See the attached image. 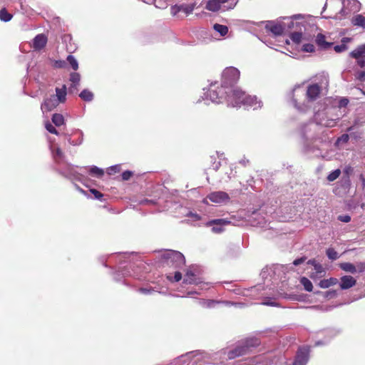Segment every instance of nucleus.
<instances>
[{
	"instance_id": "3c124183",
	"label": "nucleus",
	"mask_w": 365,
	"mask_h": 365,
	"mask_svg": "<svg viewBox=\"0 0 365 365\" xmlns=\"http://www.w3.org/2000/svg\"><path fill=\"white\" fill-rule=\"evenodd\" d=\"M45 127L46 128V130L51 133H53V134H55V135H58V133L57 131V130L53 127V125L50 123L49 122H47L46 124H45Z\"/></svg>"
},
{
	"instance_id": "a18cd8bd",
	"label": "nucleus",
	"mask_w": 365,
	"mask_h": 365,
	"mask_svg": "<svg viewBox=\"0 0 365 365\" xmlns=\"http://www.w3.org/2000/svg\"><path fill=\"white\" fill-rule=\"evenodd\" d=\"M120 171V165H115L110 166L107 169V173L108 175H113L115 173H119Z\"/></svg>"
},
{
	"instance_id": "f704fd0d",
	"label": "nucleus",
	"mask_w": 365,
	"mask_h": 365,
	"mask_svg": "<svg viewBox=\"0 0 365 365\" xmlns=\"http://www.w3.org/2000/svg\"><path fill=\"white\" fill-rule=\"evenodd\" d=\"M213 29L218 32L220 36H225L228 32V27L225 25H221L218 24H215L213 26Z\"/></svg>"
},
{
	"instance_id": "a211bd4d",
	"label": "nucleus",
	"mask_w": 365,
	"mask_h": 365,
	"mask_svg": "<svg viewBox=\"0 0 365 365\" xmlns=\"http://www.w3.org/2000/svg\"><path fill=\"white\" fill-rule=\"evenodd\" d=\"M214 85H211V88L205 94L206 97V100H210L212 103H220V99L222 98V88L217 91L214 90L212 87Z\"/></svg>"
},
{
	"instance_id": "0e129e2a",
	"label": "nucleus",
	"mask_w": 365,
	"mask_h": 365,
	"mask_svg": "<svg viewBox=\"0 0 365 365\" xmlns=\"http://www.w3.org/2000/svg\"><path fill=\"white\" fill-rule=\"evenodd\" d=\"M356 60L357 64L363 68L365 66V56L359 57V58H355Z\"/></svg>"
},
{
	"instance_id": "a19ab883",
	"label": "nucleus",
	"mask_w": 365,
	"mask_h": 365,
	"mask_svg": "<svg viewBox=\"0 0 365 365\" xmlns=\"http://www.w3.org/2000/svg\"><path fill=\"white\" fill-rule=\"evenodd\" d=\"M308 264H311L314 267L317 273H321L323 271L322 266L318 263L315 259H309L307 262Z\"/></svg>"
},
{
	"instance_id": "c85d7f7f",
	"label": "nucleus",
	"mask_w": 365,
	"mask_h": 365,
	"mask_svg": "<svg viewBox=\"0 0 365 365\" xmlns=\"http://www.w3.org/2000/svg\"><path fill=\"white\" fill-rule=\"evenodd\" d=\"M339 267L344 272H349L351 274L356 273V267L355 264L351 262H343L339 264Z\"/></svg>"
},
{
	"instance_id": "ea45409f",
	"label": "nucleus",
	"mask_w": 365,
	"mask_h": 365,
	"mask_svg": "<svg viewBox=\"0 0 365 365\" xmlns=\"http://www.w3.org/2000/svg\"><path fill=\"white\" fill-rule=\"evenodd\" d=\"M326 254L329 259L336 260L339 257L337 252L334 249L329 247L327 250Z\"/></svg>"
},
{
	"instance_id": "c9c22d12",
	"label": "nucleus",
	"mask_w": 365,
	"mask_h": 365,
	"mask_svg": "<svg viewBox=\"0 0 365 365\" xmlns=\"http://www.w3.org/2000/svg\"><path fill=\"white\" fill-rule=\"evenodd\" d=\"M12 15L9 14L6 9H1L0 10V19L2 21L7 22L12 19Z\"/></svg>"
},
{
	"instance_id": "aec40b11",
	"label": "nucleus",
	"mask_w": 365,
	"mask_h": 365,
	"mask_svg": "<svg viewBox=\"0 0 365 365\" xmlns=\"http://www.w3.org/2000/svg\"><path fill=\"white\" fill-rule=\"evenodd\" d=\"M356 284V280L350 275H344L341 277L339 287L341 289L345 290L351 288Z\"/></svg>"
},
{
	"instance_id": "603ef678",
	"label": "nucleus",
	"mask_w": 365,
	"mask_h": 365,
	"mask_svg": "<svg viewBox=\"0 0 365 365\" xmlns=\"http://www.w3.org/2000/svg\"><path fill=\"white\" fill-rule=\"evenodd\" d=\"M139 292H140L141 294H151L152 293H153L155 292L154 289L152 288V287H149V288H147V287H141L138 289Z\"/></svg>"
},
{
	"instance_id": "423d86ee",
	"label": "nucleus",
	"mask_w": 365,
	"mask_h": 365,
	"mask_svg": "<svg viewBox=\"0 0 365 365\" xmlns=\"http://www.w3.org/2000/svg\"><path fill=\"white\" fill-rule=\"evenodd\" d=\"M237 4L235 0H208L206 4V9L211 11H217L219 10L226 11L232 9Z\"/></svg>"
},
{
	"instance_id": "dca6fc26",
	"label": "nucleus",
	"mask_w": 365,
	"mask_h": 365,
	"mask_svg": "<svg viewBox=\"0 0 365 365\" xmlns=\"http://www.w3.org/2000/svg\"><path fill=\"white\" fill-rule=\"evenodd\" d=\"M250 222L254 227H264L267 221L259 212H254L250 217Z\"/></svg>"
},
{
	"instance_id": "393cba45",
	"label": "nucleus",
	"mask_w": 365,
	"mask_h": 365,
	"mask_svg": "<svg viewBox=\"0 0 365 365\" xmlns=\"http://www.w3.org/2000/svg\"><path fill=\"white\" fill-rule=\"evenodd\" d=\"M242 343L248 353L250 349L258 346L260 341L257 338H249L242 341Z\"/></svg>"
},
{
	"instance_id": "680f3d73",
	"label": "nucleus",
	"mask_w": 365,
	"mask_h": 365,
	"mask_svg": "<svg viewBox=\"0 0 365 365\" xmlns=\"http://www.w3.org/2000/svg\"><path fill=\"white\" fill-rule=\"evenodd\" d=\"M279 296L284 299H289L292 300H298V298L296 295L293 294H279Z\"/></svg>"
},
{
	"instance_id": "c756f323",
	"label": "nucleus",
	"mask_w": 365,
	"mask_h": 365,
	"mask_svg": "<svg viewBox=\"0 0 365 365\" xmlns=\"http://www.w3.org/2000/svg\"><path fill=\"white\" fill-rule=\"evenodd\" d=\"M350 56L354 58L365 56V45L363 44L357 47L355 50L350 53Z\"/></svg>"
},
{
	"instance_id": "79ce46f5",
	"label": "nucleus",
	"mask_w": 365,
	"mask_h": 365,
	"mask_svg": "<svg viewBox=\"0 0 365 365\" xmlns=\"http://www.w3.org/2000/svg\"><path fill=\"white\" fill-rule=\"evenodd\" d=\"M340 174H341V170L339 169H336L334 171L331 172L328 175L327 180L329 182H332V181L335 180L336 179H337L339 178V176L340 175Z\"/></svg>"
},
{
	"instance_id": "9b49d317",
	"label": "nucleus",
	"mask_w": 365,
	"mask_h": 365,
	"mask_svg": "<svg viewBox=\"0 0 365 365\" xmlns=\"http://www.w3.org/2000/svg\"><path fill=\"white\" fill-rule=\"evenodd\" d=\"M327 114H329V113H327L326 114L322 115L320 113H317L315 115V120L317 122V123L323 126L329 128L334 127L336 123V120L339 119V116L336 115L335 118H329Z\"/></svg>"
},
{
	"instance_id": "4468645a",
	"label": "nucleus",
	"mask_w": 365,
	"mask_h": 365,
	"mask_svg": "<svg viewBox=\"0 0 365 365\" xmlns=\"http://www.w3.org/2000/svg\"><path fill=\"white\" fill-rule=\"evenodd\" d=\"M340 333L339 329H328L324 331L325 339L324 340H318L315 342V346H323L327 344L331 339L337 336Z\"/></svg>"
},
{
	"instance_id": "f03ea898",
	"label": "nucleus",
	"mask_w": 365,
	"mask_h": 365,
	"mask_svg": "<svg viewBox=\"0 0 365 365\" xmlns=\"http://www.w3.org/2000/svg\"><path fill=\"white\" fill-rule=\"evenodd\" d=\"M287 272V265L277 264L265 267L262 270L260 275L263 279L271 281L272 284H275L285 278Z\"/></svg>"
},
{
	"instance_id": "5fc2aeb1",
	"label": "nucleus",
	"mask_w": 365,
	"mask_h": 365,
	"mask_svg": "<svg viewBox=\"0 0 365 365\" xmlns=\"http://www.w3.org/2000/svg\"><path fill=\"white\" fill-rule=\"evenodd\" d=\"M90 191L94 195L95 199L102 200L103 195L101 192L98 191L96 189H91Z\"/></svg>"
},
{
	"instance_id": "69168bd1",
	"label": "nucleus",
	"mask_w": 365,
	"mask_h": 365,
	"mask_svg": "<svg viewBox=\"0 0 365 365\" xmlns=\"http://www.w3.org/2000/svg\"><path fill=\"white\" fill-rule=\"evenodd\" d=\"M262 304L272 306V307H277L278 306L277 303H276L274 301H272L271 299H268V300H266V301L262 302Z\"/></svg>"
},
{
	"instance_id": "a878e982",
	"label": "nucleus",
	"mask_w": 365,
	"mask_h": 365,
	"mask_svg": "<svg viewBox=\"0 0 365 365\" xmlns=\"http://www.w3.org/2000/svg\"><path fill=\"white\" fill-rule=\"evenodd\" d=\"M316 43L322 49H327L331 46V43L327 42L325 40V36L322 34H317L316 37Z\"/></svg>"
},
{
	"instance_id": "f3484780",
	"label": "nucleus",
	"mask_w": 365,
	"mask_h": 365,
	"mask_svg": "<svg viewBox=\"0 0 365 365\" xmlns=\"http://www.w3.org/2000/svg\"><path fill=\"white\" fill-rule=\"evenodd\" d=\"M247 353L246 351L243 344L240 342L237 344V346L232 350L227 351V356L229 359H234L237 356H240L245 355Z\"/></svg>"
},
{
	"instance_id": "5701e85b",
	"label": "nucleus",
	"mask_w": 365,
	"mask_h": 365,
	"mask_svg": "<svg viewBox=\"0 0 365 365\" xmlns=\"http://www.w3.org/2000/svg\"><path fill=\"white\" fill-rule=\"evenodd\" d=\"M304 93V90L301 86H296L293 90L292 101L294 103V106L299 110H304V108L300 105V103L298 102V97L303 96Z\"/></svg>"
},
{
	"instance_id": "13d9d810",
	"label": "nucleus",
	"mask_w": 365,
	"mask_h": 365,
	"mask_svg": "<svg viewBox=\"0 0 365 365\" xmlns=\"http://www.w3.org/2000/svg\"><path fill=\"white\" fill-rule=\"evenodd\" d=\"M187 217H190L193 219L194 221H198L200 220V216L196 212H189L187 215Z\"/></svg>"
},
{
	"instance_id": "de8ad7c7",
	"label": "nucleus",
	"mask_w": 365,
	"mask_h": 365,
	"mask_svg": "<svg viewBox=\"0 0 365 365\" xmlns=\"http://www.w3.org/2000/svg\"><path fill=\"white\" fill-rule=\"evenodd\" d=\"M220 303H222V304H225L226 306H235L236 307H240V308L245 307V304L242 302H230V301H222V302H220Z\"/></svg>"
},
{
	"instance_id": "f257e3e1",
	"label": "nucleus",
	"mask_w": 365,
	"mask_h": 365,
	"mask_svg": "<svg viewBox=\"0 0 365 365\" xmlns=\"http://www.w3.org/2000/svg\"><path fill=\"white\" fill-rule=\"evenodd\" d=\"M59 162L61 163L58 165V173L71 180L82 181L87 174L97 178H101L104 175V170L96 166L75 168L66 161Z\"/></svg>"
},
{
	"instance_id": "4be33fe9",
	"label": "nucleus",
	"mask_w": 365,
	"mask_h": 365,
	"mask_svg": "<svg viewBox=\"0 0 365 365\" xmlns=\"http://www.w3.org/2000/svg\"><path fill=\"white\" fill-rule=\"evenodd\" d=\"M265 29L267 31L272 32L275 36L282 35L284 28L280 24L269 21L266 23Z\"/></svg>"
},
{
	"instance_id": "ddd939ff",
	"label": "nucleus",
	"mask_w": 365,
	"mask_h": 365,
	"mask_svg": "<svg viewBox=\"0 0 365 365\" xmlns=\"http://www.w3.org/2000/svg\"><path fill=\"white\" fill-rule=\"evenodd\" d=\"M351 182L349 176L346 175L338 182L337 187L334 190L336 195L345 194L346 193L350 187Z\"/></svg>"
},
{
	"instance_id": "864d4df0",
	"label": "nucleus",
	"mask_w": 365,
	"mask_h": 365,
	"mask_svg": "<svg viewBox=\"0 0 365 365\" xmlns=\"http://www.w3.org/2000/svg\"><path fill=\"white\" fill-rule=\"evenodd\" d=\"M356 267V272L362 273L365 271V262H359L355 264Z\"/></svg>"
},
{
	"instance_id": "20e7f679",
	"label": "nucleus",
	"mask_w": 365,
	"mask_h": 365,
	"mask_svg": "<svg viewBox=\"0 0 365 365\" xmlns=\"http://www.w3.org/2000/svg\"><path fill=\"white\" fill-rule=\"evenodd\" d=\"M200 268L197 265H192L187 270L183 283L189 284L200 285L202 287L204 285L207 286L208 283L204 282L200 275Z\"/></svg>"
},
{
	"instance_id": "49530a36",
	"label": "nucleus",
	"mask_w": 365,
	"mask_h": 365,
	"mask_svg": "<svg viewBox=\"0 0 365 365\" xmlns=\"http://www.w3.org/2000/svg\"><path fill=\"white\" fill-rule=\"evenodd\" d=\"M302 51L307 53H312L315 51V47L312 43H304Z\"/></svg>"
},
{
	"instance_id": "412c9836",
	"label": "nucleus",
	"mask_w": 365,
	"mask_h": 365,
	"mask_svg": "<svg viewBox=\"0 0 365 365\" xmlns=\"http://www.w3.org/2000/svg\"><path fill=\"white\" fill-rule=\"evenodd\" d=\"M242 105L253 108L254 110L262 107V102L258 101L256 96H247L242 100Z\"/></svg>"
},
{
	"instance_id": "bb28decb",
	"label": "nucleus",
	"mask_w": 365,
	"mask_h": 365,
	"mask_svg": "<svg viewBox=\"0 0 365 365\" xmlns=\"http://www.w3.org/2000/svg\"><path fill=\"white\" fill-rule=\"evenodd\" d=\"M339 283V280L334 277H330L329 279H324L319 282V285L321 288L326 289L329 288L332 285H335Z\"/></svg>"
},
{
	"instance_id": "72a5a7b5",
	"label": "nucleus",
	"mask_w": 365,
	"mask_h": 365,
	"mask_svg": "<svg viewBox=\"0 0 365 365\" xmlns=\"http://www.w3.org/2000/svg\"><path fill=\"white\" fill-rule=\"evenodd\" d=\"M52 122L56 126H61L64 124L65 120L63 116L60 113H55L52 116Z\"/></svg>"
},
{
	"instance_id": "e2e57ef3",
	"label": "nucleus",
	"mask_w": 365,
	"mask_h": 365,
	"mask_svg": "<svg viewBox=\"0 0 365 365\" xmlns=\"http://www.w3.org/2000/svg\"><path fill=\"white\" fill-rule=\"evenodd\" d=\"M306 259L307 258L305 257H302L300 258L296 259L293 262V265L298 266V265L302 264L306 260Z\"/></svg>"
},
{
	"instance_id": "6e6d98bb",
	"label": "nucleus",
	"mask_w": 365,
	"mask_h": 365,
	"mask_svg": "<svg viewBox=\"0 0 365 365\" xmlns=\"http://www.w3.org/2000/svg\"><path fill=\"white\" fill-rule=\"evenodd\" d=\"M133 175V173L130 170H125L122 173L121 177L123 180H128Z\"/></svg>"
},
{
	"instance_id": "473e14b6",
	"label": "nucleus",
	"mask_w": 365,
	"mask_h": 365,
	"mask_svg": "<svg viewBox=\"0 0 365 365\" xmlns=\"http://www.w3.org/2000/svg\"><path fill=\"white\" fill-rule=\"evenodd\" d=\"M300 283L303 285L304 289L307 292H312L313 289V285L312 282L307 277H302L300 279Z\"/></svg>"
},
{
	"instance_id": "b1692460",
	"label": "nucleus",
	"mask_w": 365,
	"mask_h": 365,
	"mask_svg": "<svg viewBox=\"0 0 365 365\" xmlns=\"http://www.w3.org/2000/svg\"><path fill=\"white\" fill-rule=\"evenodd\" d=\"M46 42L47 38L43 34L37 35L34 39V48L36 50H40L46 46Z\"/></svg>"
},
{
	"instance_id": "39448f33",
	"label": "nucleus",
	"mask_w": 365,
	"mask_h": 365,
	"mask_svg": "<svg viewBox=\"0 0 365 365\" xmlns=\"http://www.w3.org/2000/svg\"><path fill=\"white\" fill-rule=\"evenodd\" d=\"M327 6L329 7L332 14H334V18L336 19H341L348 15V12H346L344 9V0H328L323 8V11Z\"/></svg>"
},
{
	"instance_id": "c03bdc74",
	"label": "nucleus",
	"mask_w": 365,
	"mask_h": 365,
	"mask_svg": "<svg viewBox=\"0 0 365 365\" xmlns=\"http://www.w3.org/2000/svg\"><path fill=\"white\" fill-rule=\"evenodd\" d=\"M68 62L71 64L72 68L73 70H77L78 68V63L76 59L71 55L68 56L67 57Z\"/></svg>"
},
{
	"instance_id": "4d7b16f0",
	"label": "nucleus",
	"mask_w": 365,
	"mask_h": 365,
	"mask_svg": "<svg viewBox=\"0 0 365 365\" xmlns=\"http://www.w3.org/2000/svg\"><path fill=\"white\" fill-rule=\"evenodd\" d=\"M180 12V5H174L170 8V13L172 15L175 16Z\"/></svg>"
},
{
	"instance_id": "37998d69",
	"label": "nucleus",
	"mask_w": 365,
	"mask_h": 365,
	"mask_svg": "<svg viewBox=\"0 0 365 365\" xmlns=\"http://www.w3.org/2000/svg\"><path fill=\"white\" fill-rule=\"evenodd\" d=\"M81 76L78 73H72L70 76V81L73 86L76 87L80 82Z\"/></svg>"
},
{
	"instance_id": "338daca9",
	"label": "nucleus",
	"mask_w": 365,
	"mask_h": 365,
	"mask_svg": "<svg viewBox=\"0 0 365 365\" xmlns=\"http://www.w3.org/2000/svg\"><path fill=\"white\" fill-rule=\"evenodd\" d=\"M336 295V292L334 290L327 291L325 292V294H324V296L326 297H329V298H332V297H335Z\"/></svg>"
},
{
	"instance_id": "052dcab7",
	"label": "nucleus",
	"mask_w": 365,
	"mask_h": 365,
	"mask_svg": "<svg viewBox=\"0 0 365 365\" xmlns=\"http://www.w3.org/2000/svg\"><path fill=\"white\" fill-rule=\"evenodd\" d=\"M347 46L345 44L337 45L334 46V51L337 53H341L346 50Z\"/></svg>"
},
{
	"instance_id": "f8f14e48",
	"label": "nucleus",
	"mask_w": 365,
	"mask_h": 365,
	"mask_svg": "<svg viewBox=\"0 0 365 365\" xmlns=\"http://www.w3.org/2000/svg\"><path fill=\"white\" fill-rule=\"evenodd\" d=\"M321 93V87L318 84H311L307 86L306 90L307 103L313 102L319 98Z\"/></svg>"
},
{
	"instance_id": "bf43d9fd",
	"label": "nucleus",
	"mask_w": 365,
	"mask_h": 365,
	"mask_svg": "<svg viewBox=\"0 0 365 365\" xmlns=\"http://www.w3.org/2000/svg\"><path fill=\"white\" fill-rule=\"evenodd\" d=\"M338 220L343 222H349L351 221V217L349 215H342L338 216Z\"/></svg>"
},
{
	"instance_id": "1a4fd4ad",
	"label": "nucleus",
	"mask_w": 365,
	"mask_h": 365,
	"mask_svg": "<svg viewBox=\"0 0 365 365\" xmlns=\"http://www.w3.org/2000/svg\"><path fill=\"white\" fill-rule=\"evenodd\" d=\"M230 224V221L226 219H215L207 221L205 225L206 227H211V231L215 234H220L224 232V227Z\"/></svg>"
},
{
	"instance_id": "8fccbe9b",
	"label": "nucleus",
	"mask_w": 365,
	"mask_h": 365,
	"mask_svg": "<svg viewBox=\"0 0 365 365\" xmlns=\"http://www.w3.org/2000/svg\"><path fill=\"white\" fill-rule=\"evenodd\" d=\"M349 136L348 134H343L341 137H339L336 142V145L339 146L344 143H346L349 140Z\"/></svg>"
},
{
	"instance_id": "cd10ccee",
	"label": "nucleus",
	"mask_w": 365,
	"mask_h": 365,
	"mask_svg": "<svg viewBox=\"0 0 365 365\" xmlns=\"http://www.w3.org/2000/svg\"><path fill=\"white\" fill-rule=\"evenodd\" d=\"M56 98L59 103H63L66 97V87L63 86L62 88H56Z\"/></svg>"
},
{
	"instance_id": "0eeeda50",
	"label": "nucleus",
	"mask_w": 365,
	"mask_h": 365,
	"mask_svg": "<svg viewBox=\"0 0 365 365\" xmlns=\"http://www.w3.org/2000/svg\"><path fill=\"white\" fill-rule=\"evenodd\" d=\"M240 71L235 67L226 68L222 74V83L225 86H227L235 83L240 78Z\"/></svg>"
},
{
	"instance_id": "7ed1b4c3",
	"label": "nucleus",
	"mask_w": 365,
	"mask_h": 365,
	"mask_svg": "<svg viewBox=\"0 0 365 365\" xmlns=\"http://www.w3.org/2000/svg\"><path fill=\"white\" fill-rule=\"evenodd\" d=\"M160 262L163 266L178 269L182 267L185 264L184 255L178 251L165 250L160 253Z\"/></svg>"
},
{
	"instance_id": "58836bf2",
	"label": "nucleus",
	"mask_w": 365,
	"mask_h": 365,
	"mask_svg": "<svg viewBox=\"0 0 365 365\" xmlns=\"http://www.w3.org/2000/svg\"><path fill=\"white\" fill-rule=\"evenodd\" d=\"M194 7V4H182L180 5V11H182L186 15H188L192 12Z\"/></svg>"
},
{
	"instance_id": "6e6552de",
	"label": "nucleus",
	"mask_w": 365,
	"mask_h": 365,
	"mask_svg": "<svg viewBox=\"0 0 365 365\" xmlns=\"http://www.w3.org/2000/svg\"><path fill=\"white\" fill-rule=\"evenodd\" d=\"M246 94L239 88L232 89L227 96V101L230 106L237 107L242 105V100Z\"/></svg>"
},
{
	"instance_id": "7c9ffc66",
	"label": "nucleus",
	"mask_w": 365,
	"mask_h": 365,
	"mask_svg": "<svg viewBox=\"0 0 365 365\" xmlns=\"http://www.w3.org/2000/svg\"><path fill=\"white\" fill-rule=\"evenodd\" d=\"M353 25L365 28V17L361 14H358L354 16L351 19Z\"/></svg>"
},
{
	"instance_id": "9d476101",
	"label": "nucleus",
	"mask_w": 365,
	"mask_h": 365,
	"mask_svg": "<svg viewBox=\"0 0 365 365\" xmlns=\"http://www.w3.org/2000/svg\"><path fill=\"white\" fill-rule=\"evenodd\" d=\"M207 197L213 203L223 204L230 200L229 195L224 191H215L207 195Z\"/></svg>"
},
{
	"instance_id": "e433bc0d",
	"label": "nucleus",
	"mask_w": 365,
	"mask_h": 365,
	"mask_svg": "<svg viewBox=\"0 0 365 365\" xmlns=\"http://www.w3.org/2000/svg\"><path fill=\"white\" fill-rule=\"evenodd\" d=\"M291 39L296 43L302 42L304 40V37L300 32H294L291 34Z\"/></svg>"
},
{
	"instance_id": "4c0bfd02",
	"label": "nucleus",
	"mask_w": 365,
	"mask_h": 365,
	"mask_svg": "<svg viewBox=\"0 0 365 365\" xmlns=\"http://www.w3.org/2000/svg\"><path fill=\"white\" fill-rule=\"evenodd\" d=\"M79 96L84 101H91L93 99V94L88 90H83Z\"/></svg>"
},
{
	"instance_id": "09e8293b",
	"label": "nucleus",
	"mask_w": 365,
	"mask_h": 365,
	"mask_svg": "<svg viewBox=\"0 0 365 365\" xmlns=\"http://www.w3.org/2000/svg\"><path fill=\"white\" fill-rule=\"evenodd\" d=\"M167 278L170 282H179L182 279V274L180 272L176 271L173 277L168 275Z\"/></svg>"
},
{
	"instance_id": "2f4dec72",
	"label": "nucleus",
	"mask_w": 365,
	"mask_h": 365,
	"mask_svg": "<svg viewBox=\"0 0 365 365\" xmlns=\"http://www.w3.org/2000/svg\"><path fill=\"white\" fill-rule=\"evenodd\" d=\"M220 302L212 300V299H200L199 301L200 304L205 308H212L216 304H219Z\"/></svg>"
},
{
	"instance_id": "6ab92c4d",
	"label": "nucleus",
	"mask_w": 365,
	"mask_h": 365,
	"mask_svg": "<svg viewBox=\"0 0 365 365\" xmlns=\"http://www.w3.org/2000/svg\"><path fill=\"white\" fill-rule=\"evenodd\" d=\"M344 6L348 15L351 12H357L361 9V3L358 0H344Z\"/></svg>"
},
{
	"instance_id": "2eb2a0df",
	"label": "nucleus",
	"mask_w": 365,
	"mask_h": 365,
	"mask_svg": "<svg viewBox=\"0 0 365 365\" xmlns=\"http://www.w3.org/2000/svg\"><path fill=\"white\" fill-rule=\"evenodd\" d=\"M60 103L57 101L55 96L52 95L49 98H46L41 104V108L43 112L51 111L55 108Z\"/></svg>"
},
{
	"instance_id": "774afa93",
	"label": "nucleus",
	"mask_w": 365,
	"mask_h": 365,
	"mask_svg": "<svg viewBox=\"0 0 365 365\" xmlns=\"http://www.w3.org/2000/svg\"><path fill=\"white\" fill-rule=\"evenodd\" d=\"M356 78L361 81H365V71L359 72L357 73Z\"/></svg>"
}]
</instances>
